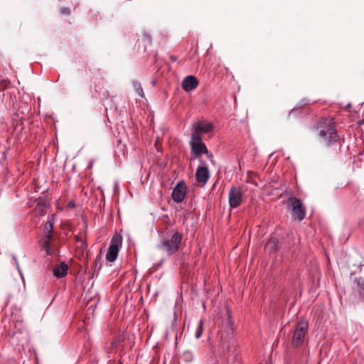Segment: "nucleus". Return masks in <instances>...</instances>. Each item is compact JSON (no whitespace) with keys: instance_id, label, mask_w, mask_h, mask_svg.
<instances>
[{"instance_id":"f257e3e1","label":"nucleus","mask_w":364,"mask_h":364,"mask_svg":"<svg viewBox=\"0 0 364 364\" xmlns=\"http://www.w3.org/2000/svg\"><path fill=\"white\" fill-rule=\"evenodd\" d=\"M182 234L175 231L169 239H164L159 247L171 255L176 253L180 248L182 242Z\"/></svg>"},{"instance_id":"f03ea898","label":"nucleus","mask_w":364,"mask_h":364,"mask_svg":"<svg viewBox=\"0 0 364 364\" xmlns=\"http://www.w3.org/2000/svg\"><path fill=\"white\" fill-rule=\"evenodd\" d=\"M321 127H323L319 132V135L328 143L336 141L338 139V134L334 127L333 119H325L322 121Z\"/></svg>"},{"instance_id":"7ed1b4c3","label":"nucleus","mask_w":364,"mask_h":364,"mask_svg":"<svg viewBox=\"0 0 364 364\" xmlns=\"http://www.w3.org/2000/svg\"><path fill=\"white\" fill-rule=\"evenodd\" d=\"M289 205L291 207V217L294 220L301 222L306 216V210L301 200L296 197L289 199Z\"/></svg>"},{"instance_id":"20e7f679","label":"nucleus","mask_w":364,"mask_h":364,"mask_svg":"<svg viewBox=\"0 0 364 364\" xmlns=\"http://www.w3.org/2000/svg\"><path fill=\"white\" fill-rule=\"evenodd\" d=\"M190 146L191 152L196 158L200 157L202 154L208 153V149L198 134H191Z\"/></svg>"},{"instance_id":"39448f33","label":"nucleus","mask_w":364,"mask_h":364,"mask_svg":"<svg viewBox=\"0 0 364 364\" xmlns=\"http://www.w3.org/2000/svg\"><path fill=\"white\" fill-rule=\"evenodd\" d=\"M309 324L306 321H301L296 324L292 337V345L294 346H300L304 341L307 333Z\"/></svg>"},{"instance_id":"423d86ee","label":"nucleus","mask_w":364,"mask_h":364,"mask_svg":"<svg viewBox=\"0 0 364 364\" xmlns=\"http://www.w3.org/2000/svg\"><path fill=\"white\" fill-rule=\"evenodd\" d=\"M121 244L122 237L120 235H115L111 240L110 245L106 255V259L107 261L112 262L116 260L119 252V247Z\"/></svg>"},{"instance_id":"0eeeda50","label":"nucleus","mask_w":364,"mask_h":364,"mask_svg":"<svg viewBox=\"0 0 364 364\" xmlns=\"http://www.w3.org/2000/svg\"><path fill=\"white\" fill-rule=\"evenodd\" d=\"M242 192L240 187H232L229 191L228 200L231 208H236L242 202Z\"/></svg>"},{"instance_id":"6e6552de","label":"nucleus","mask_w":364,"mask_h":364,"mask_svg":"<svg viewBox=\"0 0 364 364\" xmlns=\"http://www.w3.org/2000/svg\"><path fill=\"white\" fill-rule=\"evenodd\" d=\"M213 129V125L206 121H198L192 125V133L200 136L203 134L210 132Z\"/></svg>"},{"instance_id":"1a4fd4ad","label":"nucleus","mask_w":364,"mask_h":364,"mask_svg":"<svg viewBox=\"0 0 364 364\" xmlns=\"http://www.w3.org/2000/svg\"><path fill=\"white\" fill-rule=\"evenodd\" d=\"M186 186L183 181L177 183L172 192V198L176 203H181L185 198Z\"/></svg>"},{"instance_id":"9d476101","label":"nucleus","mask_w":364,"mask_h":364,"mask_svg":"<svg viewBox=\"0 0 364 364\" xmlns=\"http://www.w3.org/2000/svg\"><path fill=\"white\" fill-rule=\"evenodd\" d=\"M198 81L197 78L193 75L186 76L182 82V88L186 92H190L197 87Z\"/></svg>"},{"instance_id":"9b49d317","label":"nucleus","mask_w":364,"mask_h":364,"mask_svg":"<svg viewBox=\"0 0 364 364\" xmlns=\"http://www.w3.org/2000/svg\"><path fill=\"white\" fill-rule=\"evenodd\" d=\"M52 240L53 234H44L40 240L41 246L46 252L48 255H51L54 253V250L50 247Z\"/></svg>"},{"instance_id":"f8f14e48","label":"nucleus","mask_w":364,"mask_h":364,"mask_svg":"<svg viewBox=\"0 0 364 364\" xmlns=\"http://www.w3.org/2000/svg\"><path fill=\"white\" fill-rule=\"evenodd\" d=\"M196 177L198 183L203 185L205 184L210 177L208 168L203 166H198L196 170Z\"/></svg>"},{"instance_id":"ddd939ff","label":"nucleus","mask_w":364,"mask_h":364,"mask_svg":"<svg viewBox=\"0 0 364 364\" xmlns=\"http://www.w3.org/2000/svg\"><path fill=\"white\" fill-rule=\"evenodd\" d=\"M68 266L65 262L57 264L53 270V275L57 278H62L67 274Z\"/></svg>"},{"instance_id":"4468645a","label":"nucleus","mask_w":364,"mask_h":364,"mask_svg":"<svg viewBox=\"0 0 364 364\" xmlns=\"http://www.w3.org/2000/svg\"><path fill=\"white\" fill-rule=\"evenodd\" d=\"M278 240L276 237H271L267 242L265 249L269 252H274L277 249Z\"/></svg>"},{"instance_id":"2eb2a0df","label":"nucleus","mask_w":364,"mask_h":364,"mask_svg":"<svg viewBox=\"0 0 364 364\" xmlns=\"http://www.w3.org/2000/svg\"><path fill=\"white\" fill-rule=\"evenodd\" d=\"M53 230V223L50 220L47 221L45 223L44 228H43L44 234H52Z\"/></svg>"},{"instance_id":"dca6fc26","label":"nucleus","mask_w":364,"mask_h":364,"mask_svg":"<svg viewBox=\"0 0 364 364\" xmlns=\"http://www.w3.org/2000/svg\"><path fill=\"white\" fill-rule=\"evenodd\" d=\"M133 87L135 90V92L141 97H144V93L143 91V89L141 86V84L138 82H133Z\"/></svg>"},{"instance_id":"f3484780","label":"nucleus","mask_w":364,"mask_h":364,"mask_svg":"<svg viewBox=\"0 0 364 364\" xmlns=\"http://www.w3.org/2000/svg\"><path fill=\"white\" fill-rule=\"evenodd\" d=\"M203 321L200 320L199 321V323L196 329V332H195V337L196 338L198 339L202 333H203Z\"/></svg>"},{"instance_id":"a211bd4d","label":"nucleus","mask_w":364,"mask_h":364,"mask_svg":"<svg viewBox=\"0 0 364 364\" xmlns=\"http://www.w3.org/2000/svg\"><path fill=\"white\" fill-rule=\"evenodd\" d=\"M358 286L364 291V278L359 277L355 279Z\"/></svg>"},{"instance_id":"6ab92c4d","label":"nucleus","mask_w":364,"mask_h":364,"mask_svg":"<svg viewBox=\"0 0 364 364\" xmlns=\"http://www.w3.org/2000/svg\"><path fill=\"white\" fill-rule=\"evenodd\" d=\"M60 12L63 14H66V15H69L70 13V9L68 8H65V7L60 9Z\"/></svg>"},{"instance_id":"aec40b11","label":"nucleus","mask_w":364,"mask_h":364,"mask_svg":"<svg viewBox=\"0 0 364 364\" xmlns=\"http://www.w3.org/2000/svg\"><path fill=\"white\" fill-rule=\"evenodd\" d=\"M205 154H206L208 159H209L210 160V161L212 163H213V154L211 153H210L208 151V153Z\"/></svg>"},{"instance_id":"412c9836","label":"nucleus","mask_w":364,"mask_h":364,"mask_svg":"<svg viewBox=\"0 0 364 364\" xmlns=\"http://www.w3.org/2000/svg\"><path fill=\"white\" fill-rule=\"evenodd\" d=\"M0 87L2 88L3 90L6 89V82L5 80L1 81L0 82Z\"/></svg>"},{"instance_id":"4be33fe9","label":"nucleus","mask_w":364,"mask_h":364,"mask_svg":"<svg viewBox=\"0 0 364 364\" xmlns=\"http://www.w3.org/2000/svg\"><path fill=\"white\" fill-rule=\"evenodd\" d=\"M144 40L147 41L149 43H151V38L149 35H144Z\"/></svg>"},{"instance_id":"5701e85b","label":"nucleus","mask_w":364,"mask_h":364,"mask_svg":"<svg viewBox=\"0 0 364 364\" xmlns=\"http://www.w3.org/2000/svg\"><path fill=\"white\" fill-rule=\"evenodd\" d=\"M170 59L172 60V61H176L177 60V57L175 56V55H171L170 56Z\"/></svg>"},{"instance_id":"b1692460","label":"nucleus","mask_w":364,"mask_h":364,"mask_svg":"<svg viewBox=\"0 0 364 364\" xmlns=\"http://www.w3.org/2000/svg\"><path fill=\"white\" fill-rule=\"evenodd\" d=\"M228 321H229L230 325L232 326L233 324V321L230 318V315H228Z\"/></svg>"},{"instance_id":"393cba45","label":"nucleus","mask_w":364,"mask_h":364,"mask_svg":"<svg viewBox=\"0 0 364 364\" xmlns=\"http://www.w3.org/2000/svg\"><path fill=\"white\" fill-rule=\"evenodd\" d=\"M89 166V168H91V167L92 166V162H90V164H89V166Z\"/></svg>"},{"instance_id":"a878e982","label":"nucleus","mask_w":364,"mask_h":364,"mask_svg":"<svg viewBox=\"0 0 364 364\" xmlns=\"http://www.w3.org/2000/svg\"><path fill=\"white\" fill-rule=\"evenodd\" d=\"M41 214H45L46 213L42 209H41Z\"/></svg>"},{"instance_id":"bb28decb","label":"nucleus","mask_w":364,"mask_h":364,"mask_svg":"<svg viewBox=\"0 0 364 364\" xmlns=\"http://www.w3.org/2000/svg\"><path fill=\"white\" fill-rule=\"evenodd\" d=\"M360 124H364V119H362V121L360 122Z\"/></svg>"}]
</instances>
